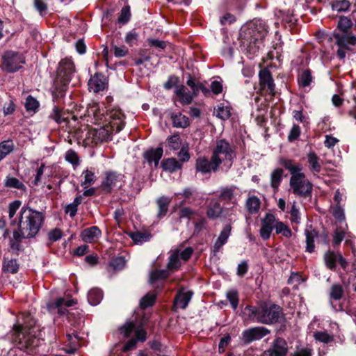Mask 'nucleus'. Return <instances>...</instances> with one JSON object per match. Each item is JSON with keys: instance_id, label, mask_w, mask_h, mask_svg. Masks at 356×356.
Masks as SVG:
<instances>
[{"instance_id": "56", "label": "nucleus", "mask_w": 356, "mask_h": 356, "mask_svg": "<svg viewBox=\"0 0 356 356\" xmlns=\"http://www.w3.org/2000/svg\"><path fill=\"white\" fill-rule=\"evenodd\" d=\"M314 337L316 341L325 343H329L334 341V337L326 332L317 331L314 334Z\"/></svg>"}, {"instance_id": "47", "label": "nucleus", "mask_w": 356, "mask_h": 356, "mask_svg": "<svg viewBox=\"0 0 356 356\" xmlns=\"http://www.w3.org/2000/svg\"><path fill=\"white\" fill-rule=\"evenodd\" d=\"M138 58H133V60L136 66L143 65L145 62H148L151 59L150 54L147 52L146 49H138L136 51Z\"/></svg>"}, {"instance_id": "46", "label": "nucleus", "mask_w": 356, "mask_h": 356, "mask_svg": "<svg viewBox=\"0 0 356 356\" xmlns=\"http://www.w3.org/2000/svg\"><path fill=\"white\" fill-rule=\"evenodd\" d=\"M156 294L150 292L146 293L140 301V307L145 309L149 307H152L156 302Z\"/></svg>"}, {"instance_id": "25", "label": "nucleus", "mask_w": 356, "mask_h": 356, "mask_svg": "<svg viewBox=\"0 0 356 356\" xmlns=\"http://www.w3.org/2000/svg\"><path fill=\"white\" fill-rule=\"evenodd\" d=\"M279 163L285 169L288 170L290 172L291 176L302 173L301 172L302 169L301 165L297 163L296 161L293 159H289L284 157H281L279 160Z\"/></svg>"}, {"instance_id": "53", "label": "nucleus", "mask_w": 356, "mask_h": 356, "mask_svg": "<svg viewBox=\"0 0 356 356\" xmlns=\"http://www.w3.org/2000/svg\"><path fill=\"white\" fill-rule=\"evenodd\" d=\"M226 297L230 302L232 308L234 310H236L239 302V296L238 291L235 289L229 290L227 292Z\"/></svg>"}, {"instance_id": "51", "label": "nucleus", "mask_w": 356, "mask_h": 356, "mask_svg": "<svg viewBox=\"0 0 356 356\" xmlns=\"http://www.w3.org/2000/svg\"><path fill=\"white\" fill-rule=\"evenodd\" d=\"M82 175H84V181L81 184L82 186L84 188H88V186L95 184L97 179V177L92 169H86L83 172Z\"/></svg>"}, {"instance_id": "22", "label": "nucleus", "mask_w": 356, "mask_h": 356, "mask_svg": "<svg viewBox=\"0 0 356 356\" xmlns=\"http://www.w3.org/2000/svg\"><path fill=\"white\" fill-rule=\"evenodd\" d=\"M64 298H58L55 300L49 301L47 303V309L51 314H58L62 316L67 314V308L63 307Z\"/></svg>"}, {"instance_id": "34", "label": "nucleus", "mask_w": 356, "mask_h": 356, "mask_svg": "<svg viewBox=\"0 0 356 356\" xmlns=\"http://www.w3.org/2000/svg\"><path fill=\"white\" fill-rule=\"evenodd\" d=\"M175 95L179 97V102L183 106L190 104L194 98L190 92H186V87L184 85L176 90Z\"/></svg>"}, {"instance_id": "17", "label": "nucleus", "mask_w": 356, "mask_h": 356, "mask_svg": "<svg viewBox=\"0 0 356 356\" xmlns=\"http://www.w3.org/2000/svg\"><path fill=\"white\" fill-rule=\"evenodd\" d=\"M277 220L275 216L271 213H267L261 220V226L259 234L263 240L266 241L270 238Z\"/></svg>"}, {"instance_id": "24", "label": "nucleus", "mask_w": 356, "mask_h": 356, "mask_svg": "<svg viewBox=\"0 0 356 356\" xmlns=\"http://www.w3.org/2000/svg\"><path fill=\"white\" fill-rule=\"evenodd\" d=\"M161 167L164 171L173 173L181 170L183 164L179 160L172 157L163 159L161 161Z\"/></svg>"}, {"instance_id": "64", "label": "nucleus", "mask_w": 356, "mask_h": 356, "mask_svg": "<svg viewBox=\"0 0 356 356\" xmlns=\"http://www.w3.org/2000/svg\"><path fill=\"white\" fill-rule=\"evenodd\" d=\"M15 145L12 140H7L0 143V149L7 156L14 149Z\"/></svg>"}, {"instance_id": "57", "label": "nucleus", "mask_w": 356, "mask_h": 356, "mask_svg": "<svg viewBox=\"0 0 356 356\" xmlns=\"http://www.w3.org/2000/svg\"><path fill=\"white\" fill-rule=\"evenodd\" d=\"M179 255L178 252H174L169 257V261L167 264L168 270H177L180 267Z\"/></svg>"}, {"instance_id": "4", "label": "nucleus", "mask_w": 356, "mask_h": 356, "mask_svg": "<svg viewBox=\"0 0 356 356\" xmlns=\"http://www.w3.org/2000/svg\"><path fill=\"white\" fill-rule=\"evenodd\" d=\"M245 311H248L250 320L264 325H272L286 321L283 308L270 302H263L258 307L246 305Z\"/></svg>"}, {"instance_id": "45", "label": "nucleus", "mask_w": 356, "mask_h": 356, "mask_svg": "<svg viewBox=\"0 0 356 356\" xmlns=\"http://www.w3.org/2000/svg\"><path fill=\"white\" fill-rule=\"evenodd\" d=\"M307 158L311 170L314 172H320L321 165L319 163V158L317 154L314 152H310L307 154Z\"/></svg>"}, {"instance_id": "59", "label": "nucleus", "mask_w": 356, "mask_h": 356, "mask_svg": "<svg viewBox=\"0 0 356 356\" xmlns=\"http://www.w3.org/2000/svg\"><path fill=\"white\" fill-rule=\"evenodd\" d=\"M232 229V227L230 222L225 225L217 240L225 244L227 242V240L231 234Z\"/></svg>"}, {"instance_id": "26", "label": "nucleus", "mask_w": 356, "mask_h": 356, "mask_svg": "<svg viewBox=\"0 0 356 356\" xmlns=\"http://www.w3.org/2000/svg\"><path fill=\"white\" fill-rule=\"evenodd\" d=\"M170 119L173 127L185 129L190 126L189 118L181 112L171 113Z\"/></svg>"}, {"instance_id": "12", "label": "nucleus", "mask_w": 356, "mask_h": 356, "mask_svg": "<svg viewBox=\"0 0 356 356\" xmlns=\"http://www.w3.org/2000/svg\"><path fill=\"white\" fill-rule=\"evenodd\" d=\"M270 331L261 326H257L245 330L242 332V341L244 344H250L252 341L260 340L266 335L269 334Z\"/></svg>"}, {"instance_id": "28", "label": "nucleus", "mask_w": 356, "mask_h": 356, "mask_svg": "<svg viewBox=\"0 0 356 356\" xmlns=\"http://www.w3.org/2000/svg\"><path fill=\"white\" fill-rule=\"evenodd\" d=\"M193 296V292L192 291H188L186 292L179 291L175 296L174 303L181 309H185L188 307Z\"/></svg>"}, {"instance_id": "15", "label": "nucleus", "mask_w": 356, "mask_h": 356, "mask_svg": "<svg viewBox=\"0 0 356 356\" xmlns=\"http://www.w3.org/2000/svg\"><path fill=\"white\" fill-rule=\"evenodd\" d=\"M229 209L221 206L219 200H211L207 209V216L211 220L220 218H227L230 216L228 213Z\"/></svg>"}, {"instance_id": "13", "label": "nucleus", "mask_w": 356, "mask_h": 356, "mask_svg": "<svg viewBox=\"0 0 356 356\" xmlns=\"http://www.w3.org/2000/svg\"><path fill=\"white\" fill-rule=\"evenodd\" d=\"M124 177V175L117 171L110 170L106 172L105 178L100 186L102 191L106 194L111 193L113 187H115L117 183L121 181Z\"/></svg>"}, {"instance_id": "63", "label": "nucleus", "mask_w": 356, "mask_h": 356, "mask_svg": "<svg viewBox=\"0 0 356 356\" xmlns=\"http://www.w3.org/2000/svg\"><path fill=\"white\" fill-rule=\"evenodd\" d=\"M197 213V211L191 209L190 207H182L179 209L178 215L180 219L187 218L191 219L193 216Z\"/></svg>"}, {"instance_id": "14", "label": "nucleus", "mask_w": 356, "mask_h": 356, "mask_svg": "<svg viewBox=\"0 0 356 356\" xmlns=\"http://www.w3.org/2000/svg\"><path fill=\"white\" fill-rule=\"evenodd\" d=\"M289 347L286 341L280 337H277L271 343L268 349L265 351L268 356H287Z\"/></svg>"}, {"instance_id": "6", "label": "nucleus", "mask_w": 356, "mask_h": 356, "mask_svg": "<svg viewBox=\"0 0 356 356\" xmlns=\"http://www.w3.org/2000/svg\"><path fill=\"white\" fill-rule=\"evenodd\" d=\"M220 154L224 155V160L230 162L231 164L234 157L236 156L234 147L225 138L217 139L216 145L212 150L211 156L216 166L218 163L221 165L222 163L223 159L220 158Z\"/></svg>"}, {"instance_id": "32", "label": "nucleus", "mask_w": 356, "mask_h": 356, "mask_svg": "<svg viewBox=\"0 0 356 356\" xmlns=\"http://www.w3.org/2000/svg\"><path fill=\"white\" fill-rule=\"evenodd\" d=\"M284 170L282 168H277L273 170L270 174V186L275 191H277L282 181Z\"/></svg>"}, {"instance_id": "33", "label": "nucleus", "mask_w": 356, "mask_h": 356, "mask_svg": "<svg viewBox=\"0 0 356 356\" xmlns=\"http://www.w3.org/2000/svg\"><path fill=\"white\" fill-rule=\"evenodd\" d=\"M170 202L171 199L165 196H161L156 200L159 208L157 217L159 219L163 218L167 214Z\"/></svg>"}, {"instance_id": "43", "label": "nucleus", "mask_w": 356, "mask_h": 356, "mask_svg": "<svg viewBox=\"0 0 356 356\" xmlns=\"http://www.w3.org/2000/svg\"><path fill=\"white\" fill-rule=\"evenodd\" d=\"M129 235L130 238L137 244L149 241L152 238L151 234L147 232L136 231L134 232H131Z\"/></svg>"}, {"instance_id": "8", "label": "nucleus", "mask_w": 356, "mask_h": 356, "mask_svg": "<svg viewBox=\"0 0 356 356\" xmlns=\"http://www.w3.org/2000/svg\"><path fill=\"white\" fill-rule=\"evenodd\" d=\"M289 185L294 195L303 198L312 197L313 184L305 173L291 176Z\"/></svg>"}, {"instance_id": "44", "label": "nucleus", "mask_w": 356, "mask_h": 356, "mask_svg": "<svg viewBox=\"0 0 356 356\" xmlns=\"http://www.w3.org/2000/svg\"><path fill=\"white\" fill-rule=\"evenodd\" d=\"M312 81L313 77L310 69L303 70L298 79L299 86L302 88L309 86Z\"/></svg>"}, {"instance_id": "9", "label": "nucleus", "mask_w": 356, "mask_h": 356, "mask_svg": "<svg viewBox=\"0 0 356 356\" xmlns=\"http://www.w3.org/2000/svg\"><path fill=\"white\" fill-rule=\"evenodd\" d=\"M332 36L335 39V44L339 47L337 51V56L340 60H343L346 56V51L350 50V45L356 44V36H348L347 35H339L337 31H334Z\"/></svg>"}, {"instance_id": "30", "label": "nucleus", "mask_w": 356, "mask_h": 356, "mask_svg": "<svg viewBox=\"0 0 356 356\" xmlns=\"http://www.w3.org/2000/svg\"><path fill=\"white\" fill-rule=\"evenodd\" d=\"M101 234L102 232L98 227L92 226L84 229L81 233V237L83 241L91 243L95 238L98 237Z\"/></svg>"}, {"instance_id": "52", "label": "nucleus", "mask_w": 356, "mask_h": 356, "mask_svg": "<svg viewBox=\"0 0 356 356\" xmlns=\"http://www.w3.org/2000/svg\"><path fill=\"white\" fill-rule=\"evenodd\" d=\"M344 289L339 284H334L331 286L330 297V299L339 300L343 298Z\"/></svg>"}, {"instance_id": "1", "label": "nucleus", "mask_w": 356, "mask_h": 356, "mask_svg": "<svg viewBox=\"0 0 356 356\" xmlns=\"http://www.w3.org/2000/svg\"><path fill=\"white\" fill-rule=\"evenodd\" d=\"M22 323H15L8 333L11 342L19 349L31 354L39 345V339L31 334L30 330L36 324V320L30 312L22 314Z\"/></svg>"}, {"instance_id": "49", "label": "nucleus", "mask_w": 356, "mask_h": 356, "mask_svg": "<svg viewBox=\"0 0 356 356\" xmlns=\"http://www.w3.org/2000/svg\"><path fill=\"white\" fill-rule=\"evenodd\" d=\"M136 327L134 321H128L119 328V332L124 338H129L134 332Z\"/></svg>"}, {"instance_id": "62", "label": "nucleus", "mask_w": 356, "mask_h": 356, "mask_svg": "<svg viewBox=\"0 0 356 356\" xmlns=\"http://www.w3.org/2000/svg\"><path fill=\"white\" fill-rule=\"evenodd\" d=\"M301 134V129L298 124H293L288 135V141L294 142L298 140Z\"/></svg>"}, {"instance_id": "21", "label": "nucleus", "mask_w": 356, "mask_h": 356, "mask_svg": "<svg viewBox=\"0 0 356 356\" xmlns=\"http://www.w3.org/2000/svg\"><path fill=\"white\" fill-rule=\"evenodd\" d=\"M163 154V149L162 143H161L156 148L152 147L145 151L143 154V157L149 165L154 162L155 167H157Z\"/></svg>"}, {"instance_id": "40", "label": "nucleus", "mask_w": 356, "mask_h": 356, "mask_svg": "<svg viewBox=\"0 0 356 356\" xmlns=\"http://www.w3.org/2000/svg\"><path fill=\"white\" fill-rule=\"evenodd\" d=\"M306 236V251L312 253L314 251V238L318 236V232L316 229H305Z\"/></svg>"}, {"instance_id": "23", "label": "nucleus", "mask_w": 356, "mask_h": 356, "mask_svg": "<svg viewBox=\"0 0 356 356\" xmlns=\"http://www.w3.org/2000/svg\"><path fill=\"white\" fill-rule=\"evenodd\" d=\"M353 26L352 20L346 16H340L337 22V31L339 35H347L348 36H355L351 32V28Z\"/></svg>"}, {"instance_id": "58", "label": "nucleus", "mask_w": 356, "mask_h": 356, "mask_svg": "<svg viewBox=\"0 0 356 356\" xmlns=\"http://www.w3.org/2000/svg\"><path fill=\"white\" fill-rule=\"evenodd\" d=\"M350 6V3L348 0H336L332 3V9L338 12L346 11Z\"/></svg>"}, {"instance_id": "35", "label": "nucleus", "mask_w": 356, "mask_h": 356, "mask_svg": "<svg viewBox=\"0 0 356 356\" xmlns=\"http://www.w3.org/2000/svg\"><path fill=\"white\" fill-rule=\"evenodd\" d=\"M4 186L8 188H15L26 192V186L17 178L8 175L4 180Z\"/></svg>"}, {"instance_id": "5", "label": "nucleus", "mask_w": 356, "mask_h": 356, "mask_svg": "<svg viewBox=\"0 0 356 356\" xmlns=\"http://www.w3.org/2000/svg\"><path fill=\"white\" fill-rule=\"evenodd\" d=\"M125 116L120 111H116L109 116V122L99 129L91 128L86 134V140L95 145L112 140L113 132H120L125 126Z\"/></svg>"}, {"instance_id": "36", "label": "nucleus", "mask_w": 356, "mask_h": 356, "mask_svg": "<svg viewBox=\"0 0 356 356\" xmlns=\"http://www.w3.org/2000/svg\"><path fill=\"white\" fill-rule=\"evenodd\" d=\"M40 104L38 99L32 95H28L25 99L24 107L26 111L31 115L39 111Z\"/></svg>"}, {"instance_id": "39", "label": "nucleus", "mask_w": 356, "mask_h": 356, "mask_svg": "<svg viewBox=\"0 0 356 356\" xmlns=\"http://www.w3.org/2000/svg\"><path fill=\"white\" fill-rule=\"evenodd\" d=\"M245 206L249 213L254 214L257 213L260 209L261 201L258 197L252 195L248 198Z\"/></svg>"}, {"instance_id": "50", "label": "nucleus", "mask_w": 356, "mask_h": 356, "mask_svg": "<svg viewBox=\"0 0 356 356\" xmlns=\"http://www.w3.org/2000/svg\"><path fill=\"white\" fill-rule=\"evenodd\" d=\"M131 17V7L129 5H126L121 9L118 23L122 25L127 24L130 21Z\"/></svg>"}, {"instance_id": "41", "label": "nucleus", "mask_w": 356, "mask_h": 356, "mask_svg": "<svg viewBox=\"0 0 356 356\" xmlns=\"http://www.w3.org/2000/svg\"><path fill=\"white\" fill-rule=\"evenodd\" d=\"M103 298V291L99 288H93L88 293V300L92 305H98Z\"/></svg>"}, {"instance_id": "10", "label": "nucleus", "mask_w": 356, "mask_h": 356, "mask_svg": "<svg viewBox=\"0 0 356 356\" xmlns=\"http://www.w3.org/2000/svg\"><path fill=\"white\" fill-rule=\"evenodd\" d=\"M259 90L271 96L275 95V84L272 72L267 67L261 68L259 72Z\"/></svg>"}, {"instance_id": "7", "label": "nucleus", "mask_w": 356, "mask_h": 356, "mask_svg": "<svg viewBox=\"0 0 356 356\" xmlns=\"http://www.w3.org/2000/svg\"><path fill=\"white\" fill-rule=\"evenodd\" d=\"M1 67L7 73H15L22 68V65L25 63L24 55L16 51L7 50L1 56Z\"/></svg>"}, {"instance_id": "42", "label": "nucleus", "mask_w": 356, "mask_h": 356, "mask_svg": "<svg viewBox=\"0 0 356 356\" xmlns=\"http://www.w3.org/2000/svg\"><path fill=\"white\" fill-rule=\"evenodd\" d=\"M169 275L167 270H154L150 273L149 282L151 284H154L159 280H165Z\"/></svg>"}, {"instance_id": "31", "label": "nucleus", "mask_w": 356, "mask_h": 356, "mask_svg": "<svg viewBox=\"0 0 356 356\" xmlns=\"http://www.w3.org/2000/svg\"><path fill=\"white\" fill-rule=\"evenodd\" d=\"M19 269V264L17 259H8L3 257L2 270L6 273L16 274Z\"/></svg>"}, {"instance_id": "37", "label": "nucleus", "mask_w": 356, "mask_h": 356, "mask_svg": "<svg viewBox=\"0 0 356 356\" xmlns=\"http://www.w3.org/2000/svg\"><path fill=\"white\" fill-rule=\"evenodd\" d=\"M165 143L172 151L178 150L183 145L179 132H175L174 134L168 136Z\"/></svg>"}, {"instance_id": "27", "label": "nucleus", "mask_w": 356, "mask_h": 356, "mask_svg": "<svg viewBox=\"0 0 356 356\" xmlns=\"http://www.w3.org/2000/svg\"><path fill=\"white\" fill-rule=\"evenodd\" d=\"M68 84L69 83H63L59 80H54V88L51 92L53 101H58L59 99L65 97Z\"/></svg>"}, {"instance_id": "54", "label": "nucleus", "mask_w": 356, "mask_h": 356, "mask_svg": "<svg viewBox=\"0 0 356 356\" xmlns=\"http://www.w3.org/2000/svg\"><path fill=\"white\" fill-rule=\"evenodd\" d=\"M63 113V110L61 108L58 106H54L49 118L55 121L57 124H62L63 123L64 119Z\"/></svg>"}, {"instance_id": "16", "label": "nucleus", "mask_w": 356, "mask_h": 356, "mask_svg": "<svg viewBox=\"0 0 356 356\" xmlns=\"http://www.w3.org/2000/svg\"><path fill=\"white\" fill-rule=\"evenodd\" d=\"M88 90L94 93H99L108 88V80L102 72H95L88 82Z\"/></svg>"}, {"instance_id": "55", "label": "nucleus", "mask_w": 356, "mask_h": 356, "mask_svg": "<svg viewBox=\"0 0 356 356\" xmlns=\"http://www.w3.org/2000/svg\"><path fill=\"white\" fill-rule=\"evenodd\" d=\"M139 38V34L135 29L127 33L124 37V42L129 44V47L136 45Z\"/></svg>"}, {"instance_id": "29", "label": "nucleus", "mask_w": 356, "mask_h": 356, "mask_svg": "<svg viewBox=\"0 0 356 356\" xmlns=\"http://www.w3.org/2000/svg\"><path fill=\"white\" fill-rule=\"evenodd\" d=\"M236 189V186L232 185L231 186L223 187L220 190V193L218 196V200L225 201L226 203H232L233 204H236L234 199V191Z\"/></svg>"}, {"instance_id": "2", "label": "nucleus", "mask_w": 356, "mask_h": 356, "mask_svg": "<svg viewBox=\"0 0 356 356\" xmlns=\"http://www.w3.org/2000/svg\"><path fill=\"white\" fill-rule=\"evenodd\" d=\"M268 33V27L261 19H254L242 26L239 34L241 44L246 49L250 58L256 56L264 46V40Z\"/></svg>"}, {"instance_id": "3", "label": "nucleus", "mask_w": 356, "mask_h": 356, "mask_svg": "<svg viewBox=\"0 0 356 356\" xmlns=\"http://www.w3.org/2000/svg\"><path fill=\"white\" fill-rule=\"evenodd\" d=\"M45 220L44 213L24 206L19 211L18 220H12L10 225H17V230L22 232L26 238H35L41 229Z\"/></svg>"}, {"instance_id": "11", "label": "nucleus", "mask_w": 356, "mask_h": 356, "mask_svg": "<svg viewBox=\"0 0 356 356\" xmlns=\"http://www.w3.org/2000/svg\"><path fill=\"white\" fill-rule=\"evenodd\" d=\"M74 72L75 66L74 62L70 58H65L59 62L55 80L70 83Z\"/></svg>"}, {"instance_id": "18", "label": "nucleus", "mask_w": 356, "mask_h": 356, "mask_svg": "<svg viewBox=\"0 0 356 356\" xmlns=\"http://www.w3.org/2000/svg\"><path fill=\"white\" fill-rule=\"evenodd\" d=\"M218 163L216 166L213 164V157L211 156V159L206 156H199L195 161V170L201 172L202 174H208L211 172H217L220 168Z\"/></svg>"}, {"instance_id": "38", "label": "nucleus", "mask_w": 356, "mask_h": 356, "mask_svg": "<svg viewBox=\"0 0 356 356\" xmlns=\"http://www.w3.org/2000/svg\"><path fill=\"white\" fill-rule=\"evenodd\" d=\"M339 253L328 250L324 254V261L327 268L331 270H336L337 263L338 261Z\"/></svg>"}, {"instance_id": "48", "label": "nucleus", "mask_w": 356, "mask_h": 356, "mask_svg": "<svg viewBox=\"0 0 356 356\" xmlns=\"http://www.w3.org/2000/svg\"><path fill=\"white\" fill-rule=\"evenodd\" d=\"M275 229L277 234H281L283 236L288 238L292 236L291 229L282 221L277 220L275 224Z\"/></svg>"}, {"instance_id": "20", "label": "nucleus", "mask_w": 356, "mask_h": 356, "mask_svg": "<svg viewBox=\"0 0 356 356\" xmlns=\"http://www.w3.org/2000/svg\"><path fill=\"white\" fill-rule=\"evenodd\" d=\"M106 112V108L99 103L94 102L89 104L86 109L87 115L92 116L95 122L100 124L101 121H107L105 113Z\"/></svg>"}, {"instance_id": "19", "label": "nucleus", "mask_w": 356, "mask_h": 356, "mask_svg": "<svg viewBox=\"0 0 356 356\" xmlns=\"http://www.w3.org/2000/svg\"><path fill=\"white\" fill-rule=\"evenodd\" d=\"M23 239H27L26 236L22 232L14 229L13 237L9 238V247L13 254L18 256L20 252H24V248L22 245Z\"/></svg>"}, {"instance_id": "60", "label": "nucleus", "mask_w": 356, "mask_h": 356, "mask_svg": "<svg viewBox=\"0 0 356 356\" xmlns=\"http://www.w3.org/2000/svg\"><path fill=\"white\" fill-rule=\"evenodd\" d=\"M178 156L180 157L179 161L183 163L189 161L191 155L189 154L188 143L185 142L181 147V149L178 153Z\"/></svg>"}, {"instance_id": "61", "label": "nucleus", "mask_w": 356, "mask_h": 356, "mask_svg": "<svg viewBox=\"0 0 356 356\" xmlns=\"http://www.w3.org/2000/svg\"><path fill=\"white\" fill-rule=\"evenodd\" d=\"M125 263L126 261L123 257H117L110 261L109 266L112 267L114 270H119L124 268Z\"/></svg>"}]
</instances>
